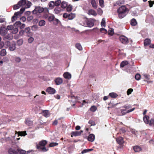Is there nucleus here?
Segmentation results:
<instances>
[{
    "instance_id": "052dcab7",
    "label": "nucleus",
    "mask_w": 154,
    "mask_h": 154,
    "mask_svg": "<svg viewBox=\"0 0 154 154\" xmlns=\"http://www.w3.org/2000/svg\"><path fill=\"white\" fill-rule=\"evenodd\" d=\"M8 61V58L7 57H5L3 59V60H1V64H2L4 62H7Z\"/></svg>"
},
{
    "instance_id": "680f3d73",
    "label": "nucleus",
    "mask_w": 154,
    "mask_h": 154,
    "mask_svg": "<svg viewBox=\"0 0 154 154\" xmlns=\"http://www.w3.org/2000/svg\"><path fill=\"white\" fill-rule=\"evenodd\" d=\"M133 91V89L132 88H130L128 89L127 91V94L129 95L131 94V92Z\"/></svg>"
},
{
    "instance_id": "9d476101",
    "label": "nucleus",
    "mask_w": 154,
    "mask_h": 154,
    "mask_svg": "<svg viewBox=\"0 0 154 154\" xmlns=\"http://www.w3.org/2000/svg\"><path fill=\"white\" fill-rule=\"evenodd\" d=\"M10 45V42L8 41L5 42V43L3 42H1V48L4 47L6 48Z\"/></svg>"
},
{
    "instance_id": "774afa93",
    "label": "nucleus",
    "mask_w": 154,
    "mask_h": 154,
    "mask_svg": "<svg viewBox=\"0 0 154 154\" xmlns=\"http://www.w3.org/2000/svg\"><path fill=\"white\" fill-rule=\"evenodd\" d=\"M21 14H22L21 13V12H20L19 11H18L17 12L15 13H14V15L15 16H16L17 17V16H20Z\"/></svg>"
},
{
    "instance_id": "c9c22d12",
    "label": "nucleus",
    "mask_w": 154,
    "mask_h": 154,
    "mask_svg": "<svg viewBox=\"0 0 154 154\" xmlns=\"http://www.w3.org/2000/svg\"><path fill=\"white\" fill-rule=\"evenodd\" d=\"M54 16L53 15H51L48 17V20L49 21L51 22L54 20Z\"/></svg>"
},
{
    "instance_id": "9b49d317",
    "label": "nucleus",
    "mask_w": 154,
    "mask_h": 154,
    "mask_svg": "<svg viewBox=\"0 0 154 154\" xmlns=\"http://www.w3.org/2000/svg\"><path fill=\"white\" fill-rule=\"evenodd\" d=\"M63 75L65 79H70L71 78V75L68 72H64Z\"/></svg>"
},
{
    "instance_id": "39448f33",
    "label": "nucleus",
    "mask_w": 154,
    "mask_h": 154,
    "mask_svg": "<svg viewBox=\"0 0 154 154\" xmlns=\"http://www.w3.org/2000/svg\"><path fill=\"white\" fill-rule=\"evenodd\" d=\"M24 31L28 36L30 37L32 35L33 33L30 31V29L29 27L26 28Z\"/></svg>"
},
{
    "instance_id": "864d4df0",
    "label": "nucleus",
    "mask_w": 154,
    "mask_h": 154,
    "mask_svg": "<svg viewBox=\"0 0 154 154\" xmlns=\"http://www.w3.org/2000/svg\"><path fill=\"white\" fill-rule=\"evenodd\" d=\"M21 24V23L20 21H17L15 23V25L18 27H20Z\"/></svg>"
},
{
    "instance_id": "2eb2a0df",
    "label": "nucleus",
    "mask_w": 154,
    "mask_h": 154,
    "mask_svg": "<svg viewBox=\"0 0 154 154\" xmlns=\"http://www.w3.org/2000/svg\"><path fill=\"white\" fill-rule=\"evenodd\" d=\"M88 14L89 15H92L94 16H96L97 15L96 11L92 9H89L88 10Z\"/></svg>"
},
{
    "instance_id": "5fc2aeb1",
    "label": "nucleus",
    "mask_w": 154,
    "mask_h": 154,
    "mask_svg": "<svg viewBox=\"0 0 154 154\" xmlns=\"http://www.w3.org/2000/svg\"><path fill=\"white\" fill-rule=\"evenodd\" d=\"M61 1L60 0H57L54 2L55 5L56 6L59 5Z\"/></svg>"
},
{
    "instance_id": "72a5a7b5",
    "label": "nucleus",
    "mask_w": 154,
    "mask_h": 154,
    "mask_svg": "<svg viewBox=\"0 0 154 154\" xmlns=\"http://www.w3.org/2000/svg\"><path fill=\"white\" fill-rule=\"evenodd\" d=\"M17 151H18V153L19 152L20 154H25L26 152V151L19 148L17 149Z\"/></svg>"
},
{
    "instance_id": "6e6552de",
    "label": "nucleus",
    "mask_w": 154,
    "mask_h": 154,
    "mask_svg": "<svg viewBox=\"0 0 154 154\" xmlns=\"http://www.w3.org/2000/svg\"><path fill=\"white\" fill-rule=\"evenodd\" d=\"M83 132L82 131H75L72 132L71 133V137H72L74 136H77L80 135Z\"/></svg>"
},
{
    "instance_id": "09e8293b",
    "label": "nucleus",
    "mask_w": 154,
    "mask_h": 154,
    "mask_svg": "<svg viewBox=\"0 0 154 154\" xmlns=\"http://www.w3.org/2000/svg\"><path fill=\"white\" fill-rule=\"evenodd\" d=\"M38 27L37 25H34L32 26V29L33 31H35L38 29Z\"/></svg>"
},
{
    "instance_id": "423d86ee",
    "label": "nucleus",
    "mask_w": 154,
    "mask_h": 154,
    "mask_svg": "<svg viewBox=\"0 0 154 154\" xmlns=\"http://www.w3.org/2000/svg\"><path fill=\"white\" fill-rule=\"evenodd\" d=\"M46 91L48 92L50 94H53L55 93L56 90L53 88L51 87H49L47 88Z\"/></svg>"
},
{
    "instance_id": "20e7f679",
    "label": "nucleus",
    "mask_w": 154,
    "mask_h": 154,
    "mask_svg": "<svg viewBox=\"0 0 154 154\" xmlns=\"http://www.w3.org/2000/svg\"><path fill=\"white\" fill-rule=\"evenodd\" d=\"M119 40L122 43L124 44H126L128 42V38L124 36H120L119 38Z\"/></svg>"
},
{
    "instance_id": "6ab92c4d",
    "label": "nucleus",
    "mask_w": 154,
    "mask_h": 154,
    "mask_svg": "<svg viewBox=\"0 0 154 154\" xmlns=\"http://www.w3.org/2000/svg\"><path fill=\"white\" fill-rule=\"evenodd\" d=\"M143 121L146 124H149L150 122H149V117L148 116H145L143 117Z\"/></svg>"
},
{
    "instance_id": "dca6fc26",
    "label": "nucleus",
    "mask_w": 154,
    "mask_h": 154,
    "mask_svg": "<svg viewBox=\"0 0 154 154\" xmlns=\"http://www.w3.org/2000/svg\"><path fill=\"white\" fill-rule=\"evenodd\" d=\"M62 11V10L60 7H57L54 8V13L55 14H58Z\"/></svg>"
},
{
    "instance_id": "de8ad7c7",
    "label": "nucleus",
    "mask_w": 154,
    "mask_h": 154,
    "mask_svg": "<svg viewBox=\"0 0 154 154\" xmlns=\"http://www.w3.org/2000/svg\"><path fill=\"white\" fill-rule=\"evenodd\" d=\"M100 31L104 33H106L107 32V30L103 28H101L100 29Z\"/></svg>"
},
{
    "instance_id": "0eeeda50",
    "label": "nucleus",
    "mask_w": 154,
    "mask_h": 154,
    "mask_svg": "<svg viewBox=\"0 0 154 154\" xmlns=\"http://www.w3.org/2000/svg\"><path fill=\"white\" fill-rule=\"evenodd\" d=\"M55 84L57 85H59L61 84L63 82L62 79L60 77L56 78L54 80Z\"/></svg>"
},
{
    "instance_id": "a211bd4d",
    "label": "nucleus",
    "mask_w": 154,
    "mask_h": 154,
    "mask_svg": "<svg viewBox=\"0 0 154 154\" xmlns=\"http://www.w3.org/2000/svg\"><path fill=\"white\" fill-rule=\"evenodd\" d=\"M135 109V108H134L131 109H130L129 110H128L127 111H126V110L125 109H122L121 110V112L122 113L123 115H125L126 113H129L130 112H131L133 111H134Z\"/></svg>"
},
{
    "instance_id": "e2e57ef3",
    "label": "nucleus",
    "mask_w": 154,
    "mask_h": 154,
    "mask_svg": "<svg viewBox=\"0 0 154 154\" xmlns=\"http://www.w3.org/2000/svg\"><path fill=\"white\" fill-rule=\"evenodd\" d=\"M34 39V38L33 37H30L28 39V42L29 43H31L33 41Z\"/></svg>"
},
{
    "instance_id": "1a4fd4ad",
    "label": "nucleus",
    "mask_w": 154,
    "mask_h": 154,
    "mask_svg": "<svg viewBox=\"0 0 154 154\" xmlns=\"http://www.w3.org/2000/svg\"><path fill=\"white\" fill-rule=\"evenodd\" d=\"M8 152L9 154H17L18 151L17 149H15L13 148H10L8 150Z\"/></svg>"
},
{
    "instance_id": "f8f14e48",
    "label": "nucleus",
    "mask_w": 154,
    "mask_h": 154,
    "mask_svg": "<svg viewBox=\"0 0 154 154\" xmlns=\"http://www.w3.org/2000/svg\"><path fill=\"white\" fill-rule=\"evenodd\" d=\"M7 32V30L6 28L3 27L1 28V35H4L6 34Z\"/></svg>"
},
{
    "instance_id": "4d7b16f0",
    "label": "nucleus",
    "mask_w": 154,
    "mask_h": 154,
    "mask_svg": "<svg viewBox=\"0 0 154 154\" xmlns=\"http://www.w3.org/2000/svg\"><path fill=\"white\" fill-rule=\"evenodd\" d=\"M12 38L11 35H8L5 37L4 38L8 39H11Z\"/></svg>"
},
{
    "instance_id": "c85d7f7f",
    "label": "nucleus",
    "mask_w": 154,
    "mask_h": 154,
    "mask_svg": "<svg viewBox=\"0 0 154 154\" xmlns=\"http://www.w3.org/2000/svg\"><path fill=\"white\" fill-rule=\"evenodd\" d=\"M67 6V3L65 1H63L61 3V7L63 8H65Z\"/></svg>"
},
{
    "instance_id": "f3484780",
    "label": "nucleus",
    "mask_w": 154,
    "mask_h": 154,
    "mask_svg": "<svg viewBox=\"0 0 154 154\" xmlns=\"http://www.w3.org/2000/svg\"><path fill=\"white\" fill-rule=\"evenodd\" d=\"M94 22L91 20H88L87 22V26L88 27H92L94 26Z\"/></svg>"
},
{
    "instance_id": "338daca9",
    "label": "nucleus",
    "mask_w": 154,
    "mask_h": 154,
    "mask_svg": "<svg viewBox=\"0 0 154 154\" xmlns=\"http://www.w3.org/2000/svg\"><path fill=\"white\" fill-rule=\"evenodd\" d=\"M13 26L12 25L8 26H7V29L8 30H12L13 29Z\"/></svg>"
},
{
    "instance_id": "393cba45",
    "label": "nucleus",
    "mask_w": 154,
    "mask_h": 154,
    "mask_svg": "<svg viewBox=\"0 0 154 154\" xmlns=\"http://www.w3.org/2000/svg\"><path fill=\"white\" fill-rule=\"evenodd\" d=\"M131 24L132 26H136L137 23L136 20L135 19H132L131 21Z\"/></svg>"
},
{
    "instance_id": "7c9ffc66",
    "label": "nucleus",
    "mask_w": 154,
    "mask_h": 154,
    "mask_svg": "<svg viewBox=\"0 0 154 154\" xmlns=\"http://www.w3.org/2000/svg\"><path fill=\"white\" fill-rule=\"evenodd\" d=\"M25 123L27 125L30 126L32 124V122L29 119H27L25 120Z\"/></svg>"
},
{
    "instance_id": "e433bc0d",
    "label": "nucleus",
    "mask_w": 154,
    "mask_h": 154,
    "mask_svg": "<svg viewBox=\"0 0 154 154\" xmlns=\"http://www.w3.org/2000/svg\"><path fill=\"white\" fill-rule=\"evenodd\" d=\"M32 3H31L29 1H26V3L25 5V7L26 8H28L30 7L31 6V5Z\"/></svg>"
},
{
    "instance_id": "37998d69",
    "label": "nucleus",
    "mask_w": 154,
    "mask_h": 154,
    "mask_svg": "<svg viewBox=\"0 0 154 154\" xmlns=\"http://www.w3.org/2000/svg\"><path fill=\"white\" fill-rule=\"evenodd\" d=\"M66 8V10L67 11H71L72 10V6L71 5L67 6Z\"/></svg>"
},
{
    "instance_id": "f704fd0d",
    "label": "nucleus",
    "mask_w": 154,
    "mask_h": 154,
    "mask_svg": "<svg viewBox=\"0 0 154 154\" xmlns=\"http://www.w3.org/2000/svg\"><path fill=\"white\" fill-rule=\"evenodd\" d=\"M75 47L77 48L80 51H81L82 49V48L81 45L79 43H77L75 45Z\"/></svg>"
},
{
    "instance_id": "f257e3e1",
    "label": "nucleus",
    "mask_w": 154,
    "mask_h": 154,
    "mask_svg": "<svg viewBox=\"0 0 154 154\" xmlns=\"http://www.w3.org/2000/svg\"><path fill=\"white\" fill-rule=\"evenodd\" d=\"M119 18L122 19L128 13L129 10L125 6L120 7L117 10Z\"/></svg>"
},
{
    "instance_id": "c03bdc74",
    "label": "nucleus",
    "mask_w": 154,
    "mask_h": 154,
    "mask_svg": "<svg viewBox=\"0 0 154 154\" xmlns=\"http://www.w3.org/2000/svg\"><path fill=\"white\" fill-rule=\"evenodd\" d=\"M109 34L112 35L114 33V29L112 28H110L109 30Z\"/></svg>"
},
{
    "instance_id": "bb28decb",
    "label": "nucleus",
    "mask_w": 154,
    "mask_h": 154,
    "mask_svg": "<svg viewBox=\"0 0 154 154\" xmlns=\"http://www.w3.org/2000/svg\"><path fill=\"white\" fill-rule=\"evenodd\" d=\"M91 3L93 8H97V4L95 0H92L91 1Z\"/></svg>"
},
{
    "instance_id": "bf43d9fd",
    "label": "nucleus",
    "mask_w": 154,
    "mask_h": 154,
    "mask_svg": "<svg viewBox=\"0 0 154 154\" xmlns=\"http://www.w3.org/2000/svg\"><path fill=\"white\" fill-rule=\"evenodd\" d=\"M103 11L101 8H99L98 9L97 13L99 14L100 15H101L103 14Z\"/></svg>"
},
{
    "instance_id": "f03ea898",
    "label": "nucleus",
    "mask_w": 154,
    "mask_h": 154,
    "mask_svg": "<svg viewBox=\"0 0 154 154\" xmlns=\"http://www.w3.org/2000/svg\"><path fill=\"white\" fill-rule=\"evenodd\" d=\"M47 143V141L45 140H42L39 142V145L37 144L36 148L39 149V150L43 152H45L47 151L48 149L45 147V146Z\"/></svg>"
},
{
    "instance_id": "a878e982",
    "label": "nucleus",
    "mask_w": 154,
    "mask_h": 154,
    "mask_svg": "<svg viewBox=\"0 0 154 154\" xmlns=\"http://www.w3.org/2000/svg\"><path fill=\"white\" fill-rule=\"evenodd\" d=\"M128 62L127 61H124L122 62L120 64V66L122 67H123L125 66L128 65Z\"/></svg>"
},
{
    "instance_id": "6e6d98bb",
    "label": "nucleus",
    "mask_w": 154,
    "mask_h": 154,
    "mask_svg": "<svg viewBox=\"0 0 154 154\" xmlns=\"http://www.w3.org/2000/svg\"><path fill=\"white\" fill-rule=\"evenodd\" d=\"M99 2L100 5L102 7H104V1L103 0H99Z\"/></svg>"
},
{
    "instance_id": "ea45409f",
    "label": "nucleus",
    "mask_w": 154,
    "mask_h": 154,
    "mask_svg": "<svg viewBox=\"0 0 154 154\" xmlns=\"http://www.w3.org/2000/svg\"><path fill=\"white\" fill-rule=\"evenodd\" d=\"M101 25L102 27L105 26V19L103 18L101 23Z\"/></svg>"
},
{
    "instance_id": "603ef678",
    "label": "nucleus",
    "mask_w": 154,
    "mask_h": 154,
    "mask_svg": "<svg viewBox=\"0 0 154 154\" xmlns=\"http://www.w3.org/2000/svg\"><path fill=\"white\" fill-rule=\"evenodd\" d=\"M140 74L137 73V74L135 76V78L136 80H139L140 79Z\"/></svg>"
},
{
    "instance_id": "c756f323",
    "label": "nucleus",
    "mask_w": 154,
    "mask_h": 154,
    "mask_svg": "<svg viewBox=\"0 0 154 154\" xmlns=\"http://www.w3.org/2000/svg\"><path fill=\"white\" fill-rule=\"evenodd\" d=\"M18 136H24L27 134L26 131L21 132L19 131L18 132Z\"/></svg>"
},
{
    "instance_id": "b1692460",
    "label": "nucleus",
    "mask_w": 154,
    "mask_h": 154,
    "mask_svg": "<svg viewBox=\"0 0 154 154\" xmlns=\"http://www.w3.org/2000/svg\"><path fill=\"white\" fill-rule=\"evenodd\" d=\"M75 17V14L72 13H71L70 14H69L68 19L72 20Z\"/></svg>"
},
{
    "instance_id": "3c124183",
    "label": "nucleus",
    "mask_w": 154,
    "mask_h": 154,
    "mask_svg": "<svg viewBox=\"0 0 154 154\" xmlns=\"http://www.w3.org/2000/svg\"><path fill=\"white\" fill-rule=\"evenodd\" d=\"M23 40L21 39H20L17 40V43L19 45H21L23 43Z\"/></svg>"
},
{
    "instance_id": "13d9d810",
    "label": "nucleus",
    "mask_w": 154,
    "mask_h": 154,
    "mask_svg": "<svg viewBox=\"0 0 154 154\" xmlns=\"http://www.w3.org/2000/svg\"><path fill=\"white\" fill-rule=\"evenodd\" d=\"M90 110L92 112H95L97 110V108L95 106H92L90 108Z\"/></svg>"
},
{
    "instance_id": "7ed1b4c3",
    "label": "nucleus",
    "mask_w": 154,
    "mask_h": 154,
    "mask_svg": "<svg viewBox=\"0 0 154 154\" xmlns=\"http://www.w3.org/2000/svg\"><path fill=\"white\" fill-rule=\"evenodd\" d=\"M44 10V8L40 6H37L35 7L32 12L33 14L38 15L42 13Z\"/></svg>"
},
{
    "instance_id": "473e14b6",
    "label": "nucleus",
    "mask_w": 154,
    "mask_h": 154,
    "mask_svg": "<svg viewBox=\"0 0 154 154\" xmlns=\"http://www.w3.org/2000/svg\"><path fill=\"white\" fill-rule=\"evenodd\" d=\"M45 24V22L43 20H41L39 22V25L41 26H44Z\"/></svg>"
},
{
    "instance_id": "0e129e2a",
    "label": "nucleus",
    "mask_w": 154,
    "mask_h": 154,
    "mask_svg": "<svg viewBox=\"0 0 154 154\" xmlns=\"http://www.w3.org/2000/svg\"><path fill=\"white\" fill-rule=\"evenodd\" d=\"M149 125L150 126L153 125L154 126V119H151L149 123Z\"/></svg>"
},
{
    "instance_id": "2f4dec72",
    "label": "nucleus",
    "mask_w": 154,
    "mask_h": 154,
    "mask_svg": "<svg viewBox=\"0 0 154 154\" xmlns=\"http://www.w3.org/2000/svg\"><path fill=\"white\" fill-rule=\"evenodd\" d=\"M109 95L112 98H116L118 96L116 93L113 92L110 93L109 94Z\"/></svg>"
},
{
    "instance_id": "49530a36",
    "label": "nucleus",
    "mask_w": 154,
    "mask_h": 154,
    "mask_svg": "<svg viewBox=\"0 0 154 154\" xmlns=\"http://www.w3.org/2000/svg\"><path fill=\"white\" fill-rule=\"evenodd\" d=\"M48 5L50 8H53L55 5L54 1H51L49 3Z\"/></svg>"
},
{
    "instance_id": "ddd939ff",
    "label": "nucleus",
    "mask_w": 154,
    "mask_h": 154,
    "mask_svg": "<svg viewBox=\"0 0 154 154\" xmlns=\"http://www.w3.org/2000/svg\"><path fill=\"white\" fill-rule=\"evenodd\" d=\"M116 141L117 143L120 145H122L124 143L123 139L122 137H119L118 138H116Z\"/></svg>"
},
{
    "instance_id": "cd10ccee",
    "label": "nucleus",
    "mask_w": 154,
    "mask_h": 154,
    "mask_svg": "<svg viewBox=\"0 0 154 154\" xmlns=\"http://www.w3.org/2000/svg\"><path fill=\"white\" fill-rule=\"evenodd\" d=\"M16 49V44H13L11 45L9 47V49L11 51H13Z\"/></svg>"
},
{
    "instance_id": "aec40b11",
    "label": "nucleus",
    "mask_w": 154,
    "mask_h": 154,
    "mask_svg": "<svg viewBox=\"0 0 154 154\" xmlns=\"http://www.w3.org/2000/svg\"><path fill=\"white\" fill-rule=\"evenodd\" d=\"M42 115L46 117H48L50 116L48 110H45L43 111Z\"/></svg>"
},
{
    "instance_id": "a19ab883",
    "label": "nucleus",
    "mask_w": 154,
    "mask_h": 154,
    "mask_svg": "<svg viewBox=\"0 0 154 154\" xmlns=\"http://www.w3.org/2000/svg\"><path fill=\"white\" fill-rule=\"evenodd\" d=\"M6 54L5 49H3L1 51V56H4Z\"/></svg>"
},
{
    "instance_id": "4be33fe9",
    "label": "nucleus",
    "mask_w": 154,
    "mask_h": 154,
    "mask_svg": "<svg viewBox=\"0 0 154 154\" xmlns=\"http://www.w3.org/2000/svg\"><path fill=\"white\" fill-rule=\"evenodd\" d=\"M133 149L136 152H140L141 150V148L137 146H134L133 148Z\"/></svg>"
},
{
    "instance_id": "4c0bfd02",
    "label": "nucleus",
    "mask_w": 154,
    "mask_h": 154,
    "mask_svg": "<svg viewBox=\"0 0 154 154\" xmlns=\"http://www.w3.org/2000/svg\"><path fill=\"white\" fill-rule=\"evenodd\" d=\"M15 61L16 63H19L21 61V59L20 57H16L14 58Z\"/></svg>"
},
{
    "instance_id": "8fccbe9b",
    "label": "nucleus",
    "mask_w": 154,
    "mask_h": 154,
    "mask_svg": "<svg viewBox=\"0 0 154 154\" xmlns=\"http://www.w3.org/2000/svg\"><path fill=\"white\" fill-rule=\"evenodd\" d=\"M20 7V4H19V2H18L17 4L14 5V10H16L19 8Z\"/></svg>"
},
{
    "instance_id": "412c9836",
    "label": "nucleus",
    "mask_w": 154,
    "mask_h": 154,
    "mask_svg": "<svg viewBox=\"0 0 154 154\" xmlns=\"http://www.w3.org/2000/svg\"><path fill=\"white\" fill-rule=\"evenodd\" d=\"M151 40L148 38H146L144 41V46H147L151 43Z\"/></svg>"
},
{
    "instance_id": "69168bd1",
    "label": "nucleus",
    "mask_w": 154,
    "mask_h": 154,
    "mask_svg": "<svg viewBox=\"0 0 154 154\" xmlns=\"http://www.w3.org/2000/svg\"><path fill=\"white\" fill-rule=\"evenodd\" d=\"M88 123L89 124H91V126L94 125H95V122L92 120H89L88 122Z\"/></svg>"
},
{
    "instance_id": "79ce46f5",
    "label": "nucleus",
    "mask_w": 154,
    "mask_h": 154,
    "mask_svg": "<svg viewBox=\"0 0 154 154\" xmlns=\"http://www.w3.org/2000/svg\"><path fill=\"white\" fill-rule=\"evenodd\" d=\"M58 145V143L55 142V143H51L49 145V146L50 147H52L56 146H57Z\"/></svg>"
},
{
    "instance_id": "4468645a",
    "label": "nucleus",
    "mask_w": 154,
    "mask_h": 154,
    "mask_svg": "<svg viewBox=\"0 0 154 154\" xmlns=\"http://www.w3.org/2000/svg\"><path fill=\"white\" fill-rule=\"evenodd\" d=\"M95 139V136L93 134H90L88 137V141L92 142Z\"/></svg>"
},
{
    "instance_id": "5701e85b",
    "label": "nucleus",
    "mask_w": 154,
    "mask_h": 154,
    "mask_svg": "<svg viewBox=\"0 0 154 154\" xmlns=\"http://www.w3.org/2000/svg\"><path fill=\"white\" fill-rule=\"evenodd\" d=\"M19 4H20V7L25 5L26 3V0H22L19 1Z\"/></svg>"
},
{
    "instance_id": "a18cd8bd",
    "label": "nucleus",
    "mask_w": 154,
    "mask_h": 154,
    "mask_svg": "<svg viewBox=\"0 0 154 154\" xmlns=\"http://www.w3.org/2000/svg\"><path fill=\"white\" fill-rule=\"evenodd\" d=\"M18 31V29L17 28H15L12 30V33L13 34L17 33Z\"/></svg>"
},
{
    "instance_id": "58836bf2",
    "label": "nucleus",
    "mask_w": 154,
    "mask_h": 154,
    "mask_svg": "<svg viewBox=\"0 0 154 154\" xmlns=\"http://www.w3.org/2000/svg\"><path fill=\"white\" fill-rule=\"evenodd\" d=\"M124 3V0H119L117 2V4L119 6H120Z\"/></svg>"
}]
</instances>
